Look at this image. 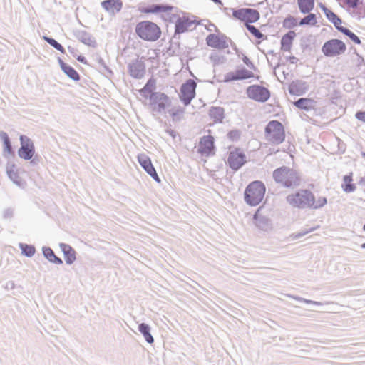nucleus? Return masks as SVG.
I'll list each match as a JSON object with an SVG mask.
<instances>
[{"label": "nucleus", "instance_id": "obj_9", "mask_svg": "<svg viewBox=\"0 0 365 365\" xmlns=\"http://www.w3.org/2000/svg\"><path fill=\"white\" fill-rule=\"evenodd\" d=\"M21 147L18 150L19 156L24 160H31L35 153V147L33 141L26 135L20 136Z\"/></svg>", "mask_w": 365, "mask_h": 365}, {"label": "nucleus", "instance_id": "obj_12", "mask_svg": "<svg viewBox=\"0 0 365 365\" xmlns=\"http://www.w3.org/2000/svg\"><path fill=\"white\" fill-rule=\"evenodd\" d=\"M246 162V155L240 149L231 151L227 158L229 166L234 170L240 169Z\"/></svg>", "mask_w": 365, "mask_h": 365}, {"label": "nucleus", "instance_id": "obj_21", "mask_svg": "<svg viewBox=\"0 0 365 365\" xmlns=\"http://www.w3.org/2000/svg\"><path fill=\"white\" fill-rule=\"evenodd\" d=\"M253 76L252 72L243 68L237 70L235 73H229L226 76V81H237L250 78Z\"/></svg>", "mask_w": 365, "mask_h": 365}, {"label": "nucleus", "instance_id": "obj_39", "mask_svg": "<svg viewBox=\"0 0 365 365\" xmlns=\"http://www.w3.org/2000/svg\"><path fill=\"white\" fill-rule=\"evenodd\" d=\"M317 24L316 15L314 14H309L299 21V25H315Z\"/></svg>", "mask_w": 365, "mask_h": 365}, {"label": "nucleus", "instance_id": "obj_58", "mask_svg": "<svg viewBox=\"0 0 365 365\" xmlns=\"http://www.w3.org/2000/svg\"><path fill=\"white\" fill-rule=\"evenodd\" d=\"M361 248L365 249V242L361 245Z\"/></svg>", "mask_w": 365, "mask_h": 365}, {"label": "nucleus", "instance_id": "obj_3", "mask_svg": "<svg viewBox=\"0 0 365 365\" xmlns=\"http://www.w3.org/2000/svg\"><path fill=\"white\" fill-rule=\"evenodd\" d=\"M286 200L292 207L304 209L310 208L314 205V196L309 190H300L295 193L288 195Z\"/></svg>", "mask_w": 365, "mask_h": 365}, {"label": "nucleus", "instance_id": "obj_59", "mask_svg": "<svg viewBox=\"0 0 365 365\" xmlns=\"http://www.w3.org/2000/svg\"><path fill=\"white\" fill-rule=\"evenodd\" d=\"M363 230L365 231V224L364 225Z\"/></svg>", "mask_w": 365, "mask_h": 365}, {"label": "nucleus", "instance_id": "obj_49", "mask_svg": "<svg viewBox=\"0 0 365 365\" xmlns=\"http://www.w3.org/2000/svg\"><path fill=\"white\" fill-rule=\"evenodd\" d=\"M242 61L250 68H254L253 63L250 61V59L247 56H244Z\"/></svg>", "mask_w": 365, "mask_h": 365}, {"label": "nucleus", "instance_id": "obj_16", "mask_svg": "<svg viewBox=\"0 0 365 365\" xmlns=\"http://www.w3.org/2000/svg\"><path fill=\"white\" fill-rule=\"evenodd\" d=\"M214 138L211 135L204 136L200 139L198 146V152L202 155L209 156L213 153Z\"/></svg>", "mask_w": 365, "mask_h": 365}, {"label": "nucleus", "instance_id": "obj_6", "mask_svg": "<svg viewBox=\"0 0 365 365\" xmlns=\"http://www.w3.org/2000/svg\"><path fill=\"white\" fill-rule=\"evenodd\" d=\"M346 49V45L343 41L331 39L324 43L322 51L327 57H334L344 53Z\"/></svg>", "mask_w": 365, "mask_h": 365}, {"label": "nucleus", "instance_id": "obj_41", "mask_svg": "<svg viewBox=\"0 0 365 365\" xmlns=\"http://www.w3.org/2000/svg\"><path fill=\"white\" fill-rule=\"evenodd\" d=\"M247 29L257 38H264V35L255 26L246 24Z\"/></svg>", "mask_w": 365, "mask_h": 365}, {"label": "nucleus", "instance_id": "obj_44", "mask_svg": "<svg viewBox=\"0 0 365 365\" xmlns=\"http://www.w3.org/2000/svg\"><path fill=\"white\" fill-rule=\"evenodd\" d=\"M360 0H344V3L351 8H356Z\"/></svg>", "mask_w": 365, "mask_h": 365}, {"label": "nucleus", "instance_id": "obj_60", "mask_svg": "<svg viewBox=\"0 0 365 365\" xmlns=\"http://www.w3.org/2000/svg\"><path fill=\"white\" fill-rule=\"evenodd\" d=\"M331 302H326V304H331Z\"/></svg>", "mask_w": 365, "mask_h": 365}, {"label": "nucleus", "instance_id": "obj_20", "mask_svg": "<svg viewBox=\"0 0 365 365\" xmlns=\"http://www.w3.org/2000/svg\"><path fill=\"white\" fill-rule=\"evenodd\" d=\"M262 210V207H259L255 213L253 219L257 227L262 230H267L270 227V222L267 217L261 213Z\"/></svg>", "mask_w": 365, "mask_h": 365}, {"label": "nucleus", "instance_id": "obj_15", "mask_svg": "<svg viewBox=\"0 0 365 365\" xmlns=\"http://www.w3.org/2000/svg\"><path fill=\"white\" fill-rule=\"evenodd\" d=\"M128 71L133 78L140 79L145 73V63L142 60L137 58L128 64Z\"/></svg>", "mask_w": 365, "mask_h": 365}, {"label": "nucleus", "instance_id": "obj_34", "mask_svg": "<svg viewBox=\"0 0 365 365\" xmlns=\"http://www.w3.org/2000/svg\"><path fill=\"white\" fill-rule=\"evenodd\" d=\"M343 180L344 184L342 185V188L344 192H352L356 190V186L351 183L352 173L344 175Z\"/></svg>", "mask_w": 365, "mask_h": 365}, {"label": "nucleus", "instance_id": "obj_32", "mask_svg": "<svg viewBox=\"0 0 365 365\" xmlns=\"http://www.w3.org/2000/svg\"><path fill=\"white\" fill-rule=\"evenodd\" d=\"M299 9L303 14L309 13L314 8V0H297Z\"/></svg>", "mask_w": 365, "mask_h": 365}, {"label": "nucleus", "instance_id": "obj_4", "mask_svg": "<svg viewBox=\"0 0 365 365\" xmlns=\"http://www.w3.org/2000/svg\"><path fill=\"white\" fill-rule=\"evenodd\" d=\"M135 32L140 38L148 41H155L161 35L160 27L149 21L139 22L136 25Z\"/></svg>", "mask_w": 365, "mask_h": 365}, {"label": "nucleus", "instance_id": "obj_56", "mask_svg": "<svg viewBox=\"0 0 365 365\" xmlns=\"http://www.w3.org/2000/svg\"><path fill=\"white\" fill-rule=\"evenodd\" d=\"M213 2L216 3V4H222V2L220 0H212Z\"/></svg>", "mask_w": 365, "mask_h": 365}, {"label": "nucleus", "instance_id": "obj_11", "mask_svg": "<svg viewBox=\"0 0 365 365\" xmlns=\"http://www.w3.org/2000/svg\"><path fill=\"white\" fill-rule=\"evenodd\" d=\"M197 83L195 81L190 79L182 84L180 89V100L184 103L185 106L190 103L192 99L195 95V88Z\"/></svg>", "mask_w": 365, "mask_h": 365}, {"label": "nucleus", "instance_id": "obj_29", "mask_svg": "<svg viewBox=\"0 0 365 365\" xmlns=\"http://www.w3.org/2000/svg\"><path fill=\"white\" fill-rule=\"evenodd\" d=\"M209 115L215 123H221L224 118V109L221 107H212Z\"/></svg>", "mask_w": 365, "mask_h": 365}, {"label": "nucleus", "instance_id": "obj_17", "mask_svg": "<svg viewBox=\"0 0 365 365\" xmlns=\"http://www.w3.org/2000/svg\"><path fill=\"white\" fill-rule=\"evenodd\" d=\"M195 21L183 16L179 17L175 22V34H180L188 30H192L195 28Z\"/></svg>", "mask_w": 365, "mask_h": 365}, {"label": "nucleus", "instance_id": "obj_54", "mask_svg": "<svg viewBox=\"0 0 365 365\" xmlns=\"http://www.w3.org/2000/svg\"><path fill=\"white\" fill-rule=\"evenodd\" d=\"M77 60H78L79 62H81V63H86V58H85V57H84V56H78Z\"/></svg>", "mask_w": 365, "mask_h": 365}, {"label": "nucleus", "instance_id": "obj_23", "mask_svg": "<svg viewBox=\"0 0 365 365\" xmlns=\"http://www.w3.org/2000/svg\"><path fill=\"white\" fill-rule=\"evenodd\" d=\"M294 105L299 109L307 111L314 110L316 106V102L311 98H301L294 103Z\"/></svg>", "mask_w": 365, "mask_h": 365}, {"label": "nucleus", "instance_id": "obj_18", "mask_svg": "<svg viewBox=\"0 0 365 365\" xmlns=\"http://www.w3.org/2000/svg\"><path fill=\"white\" fill-rule=\"evenodd\" d=\"M308 84L305 81L301 80L292 81L288 88L289 93L295 96L303 95L308 91Z\"/></svg>", "mask_w": 365, "mask_h": 365}, {"label": "nucleus", "instance_id": "obj_38", "mask_svg": "<svg viewBox=\"0 0 365 365\" xmlns=\"http://www.w3.org/2000/svg\"><path fill=\"white\" fill-rule=\"evenodd\" d=\"M19 247L21 250L22 254L28 257H31L35 254L36 250L33 245L20 243Z\"/></svg>", "mask_w": 365, "mask_h": 365}, {"label": "nucleus", "instance_id": "obj_10", "mask_svg": "<svg viewBox=\"0 0 365 365\" xmlns=\"http://www.w3.org/2000/svg\"><path fill=\"white\" fill-rule=\"evenodd\" d=\"M248 98L258 102H265L270 97L269 91L259 85L250 86L246 91Z\"/></svg>", "mask_w": 365, "mask_h": 365}, {"label": "nucleus", "instance_id": "obj_30", "mask_svg": "<svg viewBox=\"0 0 365 365\" xmlns=\"http://www.w3.org/2000/svg\"><path fill=\"white\" fill-rule=\"evenodd\" d=\"M173 9L172 6L163 4H153L145 9V13L157 14L161 12H167Z\"/></svg>", "mask_w": 365, "mask_h": 365}, {"label": "nucleus", "instance_id": "obj_5", "mask_svg": "<svg viewBox=\"0 0 365 365\" xmlns=\"http://www.w3.org/2000/svg\"><path fill=\"white\" fill-rule=\"evenodd\" d=\"M267 140L274 144H280L284 140L285 135L282 124L277 120L270 121L265 128Z\"/></svg>", "mask_w": 365, "mask_h": 365}, {"label": "nucleus", "instance_id": "obj_53", "mask_svg": "<svg viewBox=\"0 0 365 365\" xmlns=\"http://www.w3.org/2000/svg\"><path fill=\"white\" fill-rule=\"evenodd\" d=\"M289 61L291 63H296L298 61V58L295 56H292L289 58Z\"/></svg>", "mask_w": 365, "mask_h": 365}, {"label": "nucleus", "instance_id": "obj_37", "mask_svg": "<svg viewBox=\"0 0 365 365\" xmlns=\"http://www.w3.org/2000/svg\"><path fill=\"white\" fill-rule=\"evenodd\" d=\"M338 31H341L344 35L347 36L355 43L361 44L360 38L354 33L351 31L349 29L344 26H340V28H338Z\"/></svg>", "mask_w": 365, "mask_h": 365}, {"label": "nucleus", "instance_id": "obj_35", "mask_svg": "<svg viewBox=\"0 0 365 365\" xmlns=\"http://www.w3.org/2000/svg\"><path fill=\"white\" fill-rule=\"evenodd\" d=\"M0 140L4 143V151L9 154L13 153L11 143L6 133L0 130Z\"/></svg>", "mask_w": 365, "mask_h": 365}, {"label": "nucleus", "instance_id": "obj_8", "mask_svg": "<svg viewBox=\"0 0 365 365\" xmlns=\"http://www.w3.org/2000/svg\"><path fill=\"white\" fill-rule=\"evenodd\" d=\"M232 16L237 19L245 21L246 24L255 23L257 21L260 17V14L257 10L250 8L234 9Z\"/></svg>", "mask_w": 365, "mask_h": 365}, {"label": "nucleus", "instance_id": "obj_14", "mask_svg": "<svg viewBox=\"0 0 365 365\" xmlns=\"http://www.w3.org/2000/svg\"><path fill=\"white\" fill-rule=\"evenodd\" d=\"M227 37L224 35L209 34L206 38L207 44L215 48L225 49L228 48Z\"/></svg>", "mask_w": 365, "mask_h": 365}, {"label": "nucleus", "instance_id": "obj_40", "mask_svg": "<svg viewBox=\"0 0 365 365\" xmlns=\"http://www.w3.org/2000/svg\"><path fill=\"white\" fill-rule=\"evenodd\" d=\"M43 38L48 44H50L54 48L59 51L62 53H65V49L63 47V46L60 44L58 41H56L55 39L48 36H44Z\"/></svg>", "mask_w": 365, "mask_h": 365}, {"label": "nucleus", "instance_id": "obj_50", "mask_svg": "<svg viewBox=\"0 0 365 365\" xmlns=\"http://www.w3.org/2000/svg\"><path fill=\"white\" fill-rule=\"evenodd\" d=\"M13 211L11 209H7L4 212V218H10L12 217Z\"/></svg>", "mask_w": 365, "mask_h": 365}, {"label": "nucleus", "instance_id": "obj_22", "mask_svg": "<svg viewBox=\"0 0 365 365\" xmlns=\"http://www.w3.org/2000/svg\"><path fill=\"white\" fill-rule=\"evenodd\" d=\"M59 247L63 252L67 264H72L76 259V251L68 244L60 243Z\"/></svg>", "mask_w": 365, "mask_h": 365}, {"label": "nucleus", "instance_id": "obj_48", "mask_svg": "<svg viewBox=\"0 0 365 365\" xmlns=\"http://www.w3.org/2000/svg\"><path fill=\"white\" fill-rule=\"evenodd\" d=\"M314 229V228H312L310 229L309 230H307V231H304V232H298L295 235H294V239H298L299 237H302L303 236H304L306 234L313 231Z\"/></svg>", "mask_w": 365, "mask_h": 365}, {"label": "nucleus", "instance_id": "obj_24", "mask_svg": "<svg viewBox=\"0 0 365 365\" xmlns=\"http://www.w3.org/2000/svg\"><path fill=\"white\" fill-rule=\"evenodd\" d=\"M76 37L83 43L94 46L96 44L95 39L91 34L85 31L79 30L76 32Z\"/></svg>", "mask_w": 365, "mask_h": 365}, {"label": "nucleus", "instance_id": "obj_42", "mask_svg": "<svg viewBox=\"0 0 365 365\" xmlns=\"http://www.w3.org/2000/svg\"><path fill=\"white\" fill-rule=\"evenodd\" d=\"M288 297L290 298L294 299L299 302H304L306 304H315V305H322V304L321 302H319L317 301H312L310 299H307L302 298L301 297L292 296V295H288Z\"/></svg>", "mask_w": 365, "mask_h": 365}, {"label": "nucleus", "instance_id": "obj_19", "mask_svg": "<svg viewBox=\"0 0 365 365\" xmlns=\"http://www.w3.org/2000/svg\"><path fill=\"white\" fill-rule=\"evenodd\" d=\"M101 6L109 14L115 15L123 6L121 0H105L101 2Z\"/></svg>", "mask_w": 365, "mask_h": 365}, {"label": "nucleus", "instance_id": "obj_55", "mask_svg": "<svg viewBox=\"0 0 365 365\" xmlns=\"http://www.w3.org/2000/svg\"><path fill=\"white\" fill-rule=\"evenodd\" d=\"M320 7L321 9L323 10V11L324 12V9H327L324 5H323L322 4H320Z\"/></svg>", "mask_w": 365, "mask_h": 365}, {"label": "nucleus", "instance_id": "obj_51", "mask_svg": "<svg viewBox=\"0 0 365 365\" xmlns=\"http://www.w3.org/2000/svg\"><path fill=\"white\" fill-rule=\"evenodd\" d=\"M295 21V19L293 17L287 18L284 20V24L286 25L287 24L290 23V24L294 25Z\"/></svg>", "mask_w": 365, "mask_h": 365}, {"label": "nucleus", "instance_id": "obj_13", "mask_svg": "<svg viewBox=\"0 0 365 365\" xmlns=\"http://www.w3.org/2000/svg\"><path fill=\"white\" fill-rule=\"evenodd\" d=\"M138 160L144 169V170L157 182H160V179L158 175V173L153 167L150 158L145 154L141 153L138 155Z\"/></svg>", "mask_w": 365, "mask_h": 365}, {"label": "nucleus", "instance_id": "obj_52", "mask_svg": "<svg viewBox=\"0 0 365 365\" xmlns=\"http://www.w3.org/2000/svg\"><path fill=\"white\" fill-rule=\"evenodd\" d=\"M14 287H15L14 282H11V281L8 282L6 283V287L7 289H14Z\"/></svg>", "mask_w": 365, "mask_h": 365}, {"label": "nucleus", "instance_id": "obj_43", "mask_svg": "<svg viewBox=\"0 0 365 365\" xmlns=\"http://www.w3.org/2000/svg\"><path fill=\"white\" fill-rule=\"evenodd\" d=\"M327 202V198L324 197H320L317 201L314 200V205L310 208L319 209L324 207Z\"/></svg>", "mask_w": 365, "mask_h": 365}, {"label": "nucleus", "instance_id": "obj_7", "mask_svg": "<svg viewBox=\"0 0 365 365\" xmlns=\"http://www.w3.org/2000/svg\"><path fill=\"white\" fill-rule=\"evenodd\" d=\"M150 101L153 111L158 113L164 112L166 107L170 104V101L168 96L160 92L150 94Z\"/></svg>", "mask_w": 365, "mask_h": 365}, {"label": "nucleus", "instance_id": "obj_2", "mask_svg": "<svg viewBox=\"0 0 365 365\" xmlns=\"http://www.w3.org/2000/svg\"><path fill=\"white\" fill-rule=\"evenodd\" d=\"M266 191L264 184L259 180L248 185L244 193L245 201L251 206H257L264 198Z\"/></svg>", "mask_w": 365, "mask_h": 365}, {"label": "nucleus", "instance_id": "obj_46", "mask_svg": "<svg viewBox=\"0 0 365 365\" xmlns=\"http://www.w3.org/2000/svg\"><path fill=\"white\" fill-rule=\"evenodd\" d=\"M168 113L174 118L178 115L182 113V110L180 109H171L168 110Z\"/></svg>", "mask_w": 365, "mask_h": 365}, {"label": "nucleus", "instance_id": "obj_28", "mask_svg": "<svg viewBox=\"0 0 365 365\" xmlns=\"http://www.w3.org/2000/svg\"><path fill=\"white\" fill-rule=\"evenodd\" d=\"M138 331L142 334L145 340L148 344H153L154 342V339L150 334V327L148 324L145 323H141L138 326Z\"/></svg>", "mask_w": 365, "mask_h": 365}, {"label": "nucleus", "instance_id": "obj_26", "mask_svg": "<svg viewBox=\"0 0 365 365\" xmlns=\"http://www.w3.org/2000/svg\"><path fill=\"white\" fill-rule=\"evenodd\" d=\"M295 32L293 31H290L287 33L281 39V48L284 51H289L291 49V46L292 43V41L295 36Z\"/></svg>", "mask_w": 365, "mask_h": 365}, {"label": "nucleus", "instance_id": "obj_27", "mask_svg": "<svg viewBox=\"0 0 365 365\" xmlns=\"http://www.w3.org/2000/svg\"><path fill=\"white\" fill-rule=\"evenodd\" d=\"M43 256L51 263L56 264H61L63 261L61 258L57 257L53 250L50 247H43L42 248Z\"/></svg>", "mask_w": 365, "mask_h": 365}, {"label": "nucleus", "instance_id": "obj_45", "mask_svg": "<svg viewBox=\"0 0 365 365\" xmlns=\"http://www.w3.org/2000/svg\"><path fill=\"white\" fill-rule=\"evenodd\" d=\"M227 135L231 140H235L240 138V132L238 130H232L228 133Z\"/></svg>", "mask_w": 365, "mask_h": 365}, {"label": "nucleus", "instance_id": "obj_25", "mask_svg": "<svg viewBox=\"0 0 365 365\" xmlns=\"http://www.w3.org/2000/svg\"><path fill=\"white\" fill-rule=\"evenodd\" d=\"M58 62L63 71L72 80L78 81L80 79L78 72L71 66L67 65L61 58H58Z\"/></svg>", "mask_w": 365, "mask_h": 365}, {"label": "nucleus", "instance_id": "obj_31", "mask_svg": "<svg viewBox=\"0 0 365 365\" xmlns=\"http://www.w3.org/2000/svg\"><path fill=\"white\" fill-rule=\"evenodd\" d=\"M6 173L10 178L15 184L19 185V175L14 164L8 163L6 165Z\"/></svg>", "mask_w": 365, "mask_h": 365}, {"label": "nucleus", "instance_id": "obj_36", "mask_svg": "<svg viewBox=\"0 0 365 365\" xmlns=\"http://www.w3.org/2000/svg\"><path fill=\"white\" fill-rule=\"evenodd\" d=\"M155 81L153 79H150L145 86L140 90L141 94L145 97L150 98V95L153 93V90L155 88Z\"/></svg>", "mask_w": 365, "mask_h": 365}, {"label": "nucleus", "instance_id": "obj_57", "mask_svg": "<svg viewBox=\"0 0 365 365\" xmlns=\"http://www.w3.org/2000/svg\"><path fill=\"white\" fill-rule=\"evenodd\" d=\"M170 133V135L173 136L174 137V131L173 130H171L169 132Z\"/></svg>", "mask_w": 365, "mask_h": 365}, {"label": "nucleus", "instance_id": "obj_33", "mask_svg": "<svg viewBox=\"0 0 365 365\" xmlns=\"http://www.w3.org/2000/svg\"><path fill=\"white\" fill-rule=\"evenodd\" d=\"M324 14L327 16V18L329 19V21H331L336 29L338 30V28H340L341 24V19L335 14L333 11L329 10V9H324Z\"/></svg>", "mask_w": 365, "mask_h": 365}, {"label": "nucleus", "instance_id": "obj_1", "mask_svg": "<svg viewBox=\"0 0 365 365\" xmlns=\"http://www.w3.org/2000/svg\"><path fill=\"white\" fill-rule=\"evenodd\" d=\"M273 178L277 183L286 187H294L300 185L301 178L298 173L288 167L283 166L274 170Z\"/></svg>", "mask_w": 365, "mask_h": 365}, {"label": "nucleus", "instance_id": "obj_47", "mask_svg": "<svg viewBox=\"0 0 365 365\" xmlns=\"http://www.w3.org/2000/svg\"><path fill=\"white\" fill-rule=\"evenodd\" d=\"M356 118L362 122H365V112H364V111L357 112L356 113Z\"/></svg>", "mask_w": 365, "mask_h": 365}]
</instances>
